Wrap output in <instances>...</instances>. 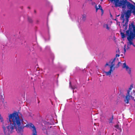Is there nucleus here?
Segmentation results:
<instances>
[{"label":"nucleus","mask_w":135,"mask_h":135,"mask_svg":"<svg viewBox=\"0 0 135 135\" xmlns=\"http://www.w3.org/2000/svg\"><path fill=\"white\" fill-rule=\"evenodd\" d=\"M110 123H112V120H111V121H110V122H109Z\"/></svg>","instance_id":"nucleus-19"},{"label":"nucleus","mask_w":135,"mask_h":135,"mask_svg":"<svg viewBox=\"0 0 135 135\" xmlns=\"http://www.w3.org/2000/svg\"><path fill=\"white\" fill-rule=\"evenodd\" d=\"M70 87H71L72 89L73 90V92H74L75 91L74 90L76 88V86H72L71 84V83L70 82Z\"/></svg>","instance_id":"nucleus-12"},{"label":"nucleus","mask_w":135,"mask_h":135,"mask_svg":"<svg viewBox=\"0 0 135 135\" xmlns=\"http://www.w3.org/2000/svg\"><path fill=\"white\" fill-rule=\"evenodd\" d=\"M104 27L106 28L108 30H109V27L108 26V25L107 24H104Z\"/></svg>","instance_id":"nucleus-13"},{"label":"nucleus","mask_w":135,"mask_h":135,"mask_svg":"<svg viewBox=\"0 0 135 135\" xmlns=\"http://www.w3.org/2000/svg\"><path fill=\"white\" fill-rule=\"evenodd\" d=\"M114 64H113V61H110L109 62L106 63L105 65V66H110V69L108 71H104V73L107 76H110L111 73L113 72L114 70Z\"/></svg>","instance_id":"nucleus-6"},{"label":"nucleus","mask_w":135,"mask_h":135,"mask_svg":"<svg viewBox=\"0 0 135 135\" xmlns=\"http://www.w3.org/2000/svg\"><path fill=\"white\" fill-rule=\"evenodd\" d=\"M124 53H125L126 52V45H124Z\"/></svg>","instance_id":"nucleus-14"},{"label":"nucleus","mask_w":135,"mask_h":135,"mask_svg":"<svg viewBox=\"0 0 135 135\" xmlns=\"http://www.w3.org/2000/svg\"><path fill=\"white\" fill-rule=\"evenodd\" d=\"M8 119L11 123L13 122V127L15 128L18 133H22L23 132V129L26 127L29 128L32 130L33 134L36 135V131L34 125L31 123L25 125L27 123V121L23 119L20 120L17 112H14L9 114Z\"/></svg>","instance_id":"nucleus-1"},{"label":"nucleus","mask_w":135,"mask_h":135,"mask_svg":"<svg viewBox=\"0 0 135 135\" xmlns=\"http://www.w3.org/2000/svg\"><path fill=\"white\" fill-rule=\"evenodd\" d=\"M114 64H113V61H110L109 62L106 63L105 65V66H110V69L108 71H104V73L107 76H110L111 73L113 72L114 70Z\"/></svg>","instance_id":"nucleus-5"},{"label":"nucleus","mask_w":135,"mask_h":135,"mask_svg":"<svg viewBox=\"0 0 135 135\" xmlns=\"http://www.w3.org/2000/svg\"><path fill=\"white\" fill-rule=\"evenodd\" d=\"M123 68H125L126 70L127 71L128 73L130 74L131 73V70L127 66L125 63L123 64Z\"/></svg>","instance_id":"nucleus-9"},{"label":"nucleus","mask_w":135,"mask_h":135,"mask_svg":"<svg viewBox=\"0 0 135 135\" xmlns=\"http://www.w3.org/2000/svg\"><path fill=\"white\" fill-rule=\"evenodd\" d=\"M111 2L113 3L115 7H120L123 5V2L119 0H110Z\"/></svg>","instance_id":"nucleus-8"},{"label":"nucleus","mask_w":135,"mask_h":135,"mask_svg":"<svg viewBox=\"0 0 135 135\" xmlns=\"http://www.w3.org/2000/svg\"><path fill=\"white\" fill-rule=\"evenodd\" d=\"M119 55L118 54H117L116 55V57H119Z\"/></svg>","instance_id":"nucleus-16"},{"label":"nucleus","mask_w":135,"mask_h":135,"mask_svg":"<svg viewBox=\"0 0 135 135\" xmlns=\"http://www.w3.org/2000/svg\"><path fill=\"white\" fill-rule=\"evenodd\" d=\"M115 128H116L117 129H120V131L121 130V129H120L119 128L118 125H115Z\"/></svg>","instance_id":"nucleus-15"},{"label":"nucleus","mask_w":135,"mask_h":135,"mask_svg":"<svg viewBox=\"0 0 135 135\" xmlns=\"http://www.w3.org/2000/svg\"><path fill=\"white\" fill-rule=\"evenodd\" d=\"M36 135H37V134Z\"/></svg>","instance_id":"nucleus-22"},{"label":"nucleus","mask_w":135,"mask_h":135,"mask_svg":"<svg viewBox=\"0 0 135 135\" xmlns=\"http://www.w3.org/2000/svg\"><path fill=\"white\" fill-rule=\"evenodd\" d=\"M103 0H101V1H103Z\"/></svg>","instance_id":"nucleus-20"},{"label":"nucleus","mask_w":135,"mask_h":135,"mask_svg":"<svg viewBox=\"0 0 135 135\" xmlns=\"http://www.w3.org/2000/svg\"><path fill=\"white\" fill-rule=\"evenodd\" d=\"M124 32H123V33H122V32H121V33H120V34H124Z\"/></svg>","instance_id":"nucleus-17"},{"label":"nucleus","mask_w":135,"mask_h":135,"mask_svg":"<svg viewBox=\"0 0 135 135\" xmlns=\"http://www.w3.org/2000/svg\"><path fill=\"white\" fill-rule=\"evenodd\" d=\"M131 45H132V44H131ZM132 45H133V46L135 47V45H134L133 44H132Z\"/></svg>","instance_id":"nucleus-18"},{"label":"nucleus","mask_w":135,"mask_h":135,"mask_svg":"<svg viewBox=\"0 0 135 135\" xmlns=\"http://www.w3.org/2000/svg\"><path fill=\"white\" fill-rule=\"evenodd\" d=\"M86 16V15L85 14L82 15L81 18L80 19L82 21H84L85 20Z\"/></svg>","instance_id":"nucleus-11"},{"label":"nucleus","mask_w":135,"mask_h":135,"mask_svg":"<svg viewBox=\"0 0 135 135\" xmlns=\"http://www.w3.org/2000/svg\"><path fill=\"white\" fill-rule=\"evenodd\" d=\"M98 6H99V8H98V7H97V5H96V6H95V8L96 9V11H97L98 10V9H100L101 10L102 14H103V11L102 9V8L101 6L100 5H99Z\"/></svg>","instance_id":"nucleus-10"},{"label":"nucleus","mask_w":135,"mask_h":135,"mask_svg":"<svg viewBox=\"0 0 135 135\" xmlns=\"http://www.w3.org/2000/svg\"><path fill=\"white\" fill-rule=\"evenodd\" d=\"M0 121L2 123V127L3 130V133H0V135H9L14 132V128L12 122H10L9 125L6 127H5L6 126V121L4 122L2 117L0 114Z\"/></svg>","instance_id":"nucleus-2"},{"label":"nucleus","mask_w":135,"mask_h":135,"mask_svg":"<svg viewBox=\"0 0 135 135\" xmlns=\"http://www.w3.org/2000/svg\"><path fill=\"white\" fill-rule=\"evenodd\" d=\"M122 38L124 39L126 36L128 41V45L133 44V40L135 38V34H121Z\"/></svg>","instance_id":"nucleus-7"},{"label":"nucleus","mask_w":135,"mask_h":135,"mask_svg":"<svg viewBox=\"0 0 135 135\" xmlns=\"http://www.w3.org/2000/svg\"><path fill=\"white\" fill-rule=\"evenodd\" d=\"M118 52H119V50H118Z\"/></svg>","instance_id":"nucleus-21"},{"label":"nucleus","mask_w":135,"mask_h":135,"mask_svg":"<svg viewBox=\"0 0 135 135\" xmlns=\"http://www.w3.org/2000/svg\"><path fill=\"white\" fill-rule=\"evenodd\" d=\"M131 11L128 10L126 12L122 14L121 15L120 19L123 20V23L125 22V24H123V28L124 30H126L127 28V24L129 21L128 18L131 16Z\"/></svg>","instance_id":"nucleus-3"},{"label":"nucleus","mask_w":135,"mask_h":135,"mask_svg":"<svg viewBox=\"0 0 135 135\" xmlns=\"http://www.w3.org/2000/svg\"><path fill=\"white\" fill-rule=\"evenodd\" d=\"M133 3L135 5V3ZM128 7L132 9L134 8V10L133 11V13L135 16V6L132 4L130 3L128 5ZM126 34H135V25L133 23H132L129 24V30L126 31Z\"/></svg>","instance_id":"nucleus-4"}]
</instances>
